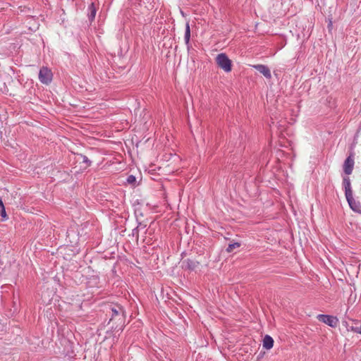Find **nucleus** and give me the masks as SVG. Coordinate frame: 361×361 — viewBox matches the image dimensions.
<instances>
[{
	"mask_svg": "<svg viewBox=\"0 0 361 361\" xmlns=\"http://www.w3.org/2000/svg\"><path fill=\"white\" fill-rule=\"evenodd\" d=\"M346 200L348 202L350 207L355 212L361 213V204L359 202L355 200L353 195L346 196Z\"/></svg>",
	"mask_w": 361,
	"mask_h": 361,
	"instance_id": "obj_5",
	"label": "nucleus"
},
{
	"mask_svg": "<svg viewBox=\"0 0 361 361\" xmlns=\"http://www.w3.org/2000/svg\"><path fill=\"white\" fill-rule=\"evenodd\" d=\"M113 312L114 313V314H118V311L116 310H112Z\"/></svg>",
	"mask_w": 361,
	"mask_h": 361,
	"instance_id": "obj_17",
	"label": "nucleus"
},
{
	"mask_svg": "<svg viewBox=\"0 0 361 361\" xmlns=\"http://www.w3.org/2000/svg\"><path fill=\"white\" fill-rule=\"evenodd\" d=\"M319 322H322L331 327H336L338 323V319L334 316L327 314H318L317 317Z\"/></svg>",
	"mask_w": 361,
	"mask_h": 361,
	"instance_id": "obj_3",
	"label": "nucleus"
},
{
	"mask_svg": "<svg viewBox=\"0 0 361 361\" xmlns=\"http://www.w3.org/2000/svg\"><path fill=\"white\" fill-rule=\"evenodd\" d=\"M273 338L270 336L266 335L263 339V347L267 350H270L273 347Z\"/></svg>",
	"mask_w": 361,
	"mask_h": 361,
	"instance_id": "obj_9",
	"label": "nucleus"
},
{
	"mask_svg": "<svg viewBox=\"0 0 361 361\" xmlns=\"http://www.w3.org/2000/svg\"><path fill=\"white\" fill-rule=\"evenodd\" d=\"M354 167V159L352 156H349L344 162L343 171L345 174L350 175Z\"/></svg>",
	"mask_w": 361,
	"mask_h": 361,
	"instance_id": "obj_4",
	"label": "nucleus"
},
{
	"mask_svg": "<svg viewBox=\"0 0 361 361\" xmlns=\"http://www.w3.org/2000/svg\"><path fill=\"white\" fill-rule=\"evenodd\" d=\"M52 72L49 68L43 66L40 68L39 73V80L42 83L45 85L49 84L52 80Z\"/></svg>",
	"mask_w": 361,
	"mask_h": 361,
	"instance_id": "obj_2",
	"label": "nucleus"
},
{
	"mask_svg": "<svg viewBox=\"0 0 361 361\" xmlns=\"http://www.w3.org/2000/svg\"><path fill=\"white\" fill-rule=\"evenodd\" d=\"M4 204H3V202L1 201V200L0 199V207H3Z\"/></svg>",
	"mask_w": 361,
	"mask_h": 361,
	"instance_id": "obj_18",
	"label": "nucleus"
},
{
	"mask_svg": "<svg viewBox=\"0 0 361 361\" xmlns=\"http://www.w3.org/2000/svg\"><path fill=\"white\" fill-rule=\"evenodd\" d=\"M82 162L85 163L87 166H90L91 164V161L89 160V159L86 156H82Z\"/></svg>",
	"mask_w": 361,
	"mask_h": 361,
	"instance_id": "obj_15",
	"label": "nucleus"
},
{
	"mask_svg": "<svg viewBox=\"0 0 361 361\" xmlns=\"http://www.w3.org/2000/svg\"><path fill=\"white\" fill-rule=\"evenodd\" d=\"M353 324L348 327V331L361 334V323L358 320H353Z\"/></svg>",
	"mask_w": 361,
	"mask_h": 361,
	"instance_id": "obj_8",
	"label": "nucleus"
},
{
	"mask_svg": "<svg viewBox=\"0 0 361 361\" xmlns=\"http://www.w3.org/2000/svg\"><path fill=\"white\" fill-rule=\"evenodd\" d=\"M240 246V244L238 243H234L232 244H229L228 247L226 248V251L228 252H231L234 249L238 248Z\"/></svg>",
	"mask_w": 361,
	"mask_h": 361,
	"instance_id": "obj_13",
	"label": "nucleus"
},
{
	"mask_svg": "<svg viewBox=\"0 0 361 361\" xmlns=\"http://www.w3.org/2000/svg\"><path fill=\"white\" fill-rule=\"evenodd\" d=\"M216 61L219 68L225 72L228 73L231 71L232 62L226 54L221 53L217 55Z\"/></svg>",
	"mask_w": 361,
	"mask_h": 361,
	"instance_id": "obj_1",
	"label": "nucleus"
},
{
	"mask_svg": "<svg viewBox=\"0 0 361 361\" xmlns=\"http://www.w3.org/2000/svg\"><path fill=\"white\" fill-rule=\"evenodd\" d=\"M343 185L345 190V195L350 196L353 195V191L351 189V183L350 180L348 177H344L343 180Z\"/></svg>",
	"mask_w": 361,
	"mask_h": 361,
	"instance_id": "obj_7",
	"label": "nucleus"
},
{
	"mask_svg": "<svg viewBox=\"0 0 361 361\" xmlns=\"http://www.w3.org/2000/svg\"><path fill=\"white\" fill-rule=\"evenodd\" d=\"M90 13H89V19L90 20H93L96 16L97 9L93 3H92L89 6Z\"/></svg>",
	"mask_w": 361,
	"mask_h": 361,
	"instance_id": "obj_12",
	"label": "nucleus"
},
{
	"mask_svg": "<svg viewBox=\"0 0 361 361\" xmlns=\"http://www.w3.org/2000/svg\"><path fill=\"white\" fill-rule=\"evenodd\" d=\"M190 28L189 23H187L185 25L184 39H185V44L187 45L188 49L190 47Z\"/></svg>",
	"mask_w": 361,
	"mask_h": 361,
	"instance_id": "obj_10",
	"label": "nucleus"
},
{
	"mask_svg": "<svg viewBox=\"0 0 361 361\" xmlns=\"http://www.w3.org/2000/svg\"><path fill=\"white\" fill-rule=\"evenodd\" d=\"M184 263L185 264V267L188 269H191V270L195 269L197 267V264H198V263L197 262L190 260V259L185 260L184 262Z\"/></svg>",
	"mask_w": 361,
	"mask_h": 361,
	"instance_id": "obj_11",
	"label": "nucleus"
},
{
	"mask_svg": "<svg viewBox=\"0 0 361 361\" xmlns=\"http://www.w3.org/2000/svg\"><path fill=\"white\" fill-rule=\"evenodd\" d=\"M253 68H255L257 71L262 73L266 78L270 79L271 78V71L267 66L262 64H257L254 65Z\"/></svg>",
	"mask_w": 361,
	"mask_h": 361,
	"instance_id": "obj_6",
	"label": "nucleus"
},
{
	"mask_svg": "<svg viewBox=\"0 0 361 361\" xmlns=\"http://www.w3.org/2000/svg\"><path fill=\"white\" fill-rule=\"evenodd\" d=\"M0 208H1V211H0L1 216H2L4 220H6L7 219V215H6V212L5 210L4 205H3V207H1Z\"/></svg>",
	"mask_w": 361,
	"mask_h": 361,
	"instance_id": "obj_14",
	"label": "nucleus"
},
{
	"mask_svg": "<svg viewBox=\"0 0 361 361\" xmlns=\"http://www.w3.org/2000/svg\"><path fill=\"white\" fill-rule=\"evenodd\" d=\"M127 181H128V183H134V182L135 181V176H132V175L129 176L128 177V178H127Z\"/></svg>",
	"mask_w": 361,
	"mask_h": 361,
	"instance_id": "obj_16",
	"label": "nucleus"
}]
</instances>
